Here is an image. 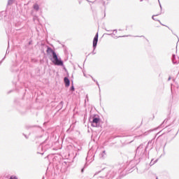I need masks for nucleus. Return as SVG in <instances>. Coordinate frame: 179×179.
Returning a JSON list of instances; mask_svg holds the SVG:
<instances>
[{"label": "nucleus", "mask_w": 179, "mask_h": 179, "mask_svg": "<svg viewBox=\"0 0 179 179\" xmlns=\"http://www.w3.org/2000/svg\"><path fill=\"white\" fill-rule=\"evenodd\" d=\"M142 1H143V0H141V2H142Z\"/></svg>", "instance_id": "obj_39"}, {"label": "nucleus", "mask_w": 179, "mask_h": 179, "mask_svg": "<svg viewBox=\"0 0 179 179\" xmlns=\"http://www.w3.org/2000/svg\"><path fill=\"white\" fill-rule=\"evenodd\" d=\"M104 17H106V13H104Z\"/></svg>", "instance_id": "obj_33"}, {"label": "nucleus", "mask_w": 179, "mask_h": 179, "mask_svg": "<svg viewBox=\"0 0 179 179\" xmlns=\"http://www.w3.org/2000/svg\"><path fill=\"white\" fill-rule=\"evenodd\" d=\"M92 127L99 128L100 127V117L96 115L90 117Z\"/></svg>", "instance_id": "obj_4"}, {"label": "nucleus", "mask_w": 179, "mask_h": 179, "mask_svg": "<svg viewBox=\"0 0 179 179\" xmlns=\"http://www.w3.org/2000/svg\"><path fill=\"white\" fill-rule=\"evenodd\" d=\"M164 122H166V120L163 122V124H164Z\"/></svg>", "instance_id": "obj_34"}, {"label": "nucleus", "mask_w": 179, "mask_h": 179, "mask_svg": "<svg viewBox=\"0 0 179 179\" xmlns=\"http://www.w3.org/2000/svg\"><path fill=\"white\" fill-rule=\"evenodd\" d=\"M99 42V33H96L94 39H93V44H92V47L94 50L92 51V54L93 55H96V52H94V50H96V47H97V43Z\"/></svg>", "instance_id": "obj_5"}, {"label": "nucleus", "mask_w": 179, "mask_h": 179, "mask_svg": "<svg viewBox=\"0 0 179 179\" xmlns=\"http://www.w3.org/2000/svg\"><path fill=\"white\" fill-rule=\"evenodd\" d=\"M95 83H96L97 86L99 87V92H101V90H100V85H99V82L96 81Z\"/></svg>", "instance_id": "obj_21"}, {"label": "nucleus", "mask_w": 179, "mask_h": 179, "mask_svg": "<svg viewBox=\"0 0 179 179\" xmlns=\"http://www.w3.org/2000/svg\"><path fill=\"white\" fill-rule=\"evenodd\" d=\"M13 0H8L7 3V6H10V5H13Z\"/></svg>", "instance_id": "obj_11"}, {"label": "nucleus", "mask_w": 179, "mask_h": 179, "mask_svg": "<svg viewBox=\"0 0 179 179\" xmlns=\"http://www.w3.org/2000/svg\"><path fill=\"white\" fill-rule=\"evenodd\" d=\"M106 155V150H103L102 153H101L100 156L101 157L104 158V156Z\"/></svg>", "instance_id": "obj_13"}, {"label": "nucleus", "mask_w": 179, "mask_h": 179, "mask_svg": "<svg viewBox=\"0 0 179 179\" xmlns=\"http://www.w3.org/2000/svg\"><path fill=\"white\" fill-rule=\"evenodd\" d=\"M93 3H101L102 5L105 6L106 1H104V0H95L93 1Z\"/></svg>", "instance_id": "obj_8"}, {"label": "nucleus", "mask_w": 179, "mask_h": 179, "mask_svg": "<svg viewBox=\"0 0 179 179\" xmlns=\"http://www.w3.org/2000/svg\"><path fill=\"white\" fill-rule=\"evenodd\" d=\"M157 22H159V23H160V24H162V26H164V24H163L161 22H160V20H157Z\"/></svg>", "instance_id": "obj_25"}, {"label": "nucleus", "mask_w": 179, "mask_h": 179, "mask_svg": "<svg viewBox=\"0 0 179 179\" xmlns=\"http://www.w3.org/2000/svg\"><path fill=\"white\" fill-rule=\"evenodd\" d=\"M155 162H156V161H155V162H153V160H152V161L150 162V166H153V164H154Z\"/></svg>", "instance_id": "obj_19"}, {"label": "nucleus", "mask_w": 179, "mask_h": 179, "mask_svg": "<svg viewBox=\"0 0 179 179\" xmlns=\"http://www.w3.org/2000/svg\"><path fill=\"white\" fill-rule=\"evenodd\" d=\"M5 58H6V56H4V57L0 61V66H1V65H2V63L5 60Z\"/></svg>", "instance_id": "obj_15"}, {"label": "nucleus", "mask_w": 179, "mask_h": 179, "mask_svg": "<svg viewBox=\"0 0 179 179\" xmlns=\"http://www.w3.org/2000/svg\"><path fill=\"white\" fill-rule=\"evenodd\" d=\"M146 149H148V145L145 147L143 144L140 145L136 150V157L138 160L141 159H145L146 157Z\"/></svg>", "instance_id": "obj_2"}, {"label": "nucleus", "mask_w": 179, "mask_h": 179, "mask_svg": "<svg viewBox=\"0 0 179 179\" xmlns=\"http://www.w3.org/2000/svg\"><path fill=\"white\" fill-rule=\"evenodd\" d=\"M168 80L169 81V80H171V77H169V78H168Z\"/></svg>", "instance_id": "obj_27"}, {"label": "nucleus", "mask_w": 179, "mask_h": 179, "mask_svg": "<svg viewBox=\"0 0 179 179\" xmlns=\"http://www.w3.org/2000/svg\"><path fill=\"white\" fill-rule=\"evenodd\" d=\"M172 62L173 64H177V61H176V55H172Z\"/></svg>", "instance_id": "obj_10"}, {"label": "nucleus", "mask_w": 179, "mask_h": 179, "mask_svg": "<svg viewBox=\"0 0 179 179\" xmlns=\"http://www.w3.org/2000/svg\"><path fill=\"white\" fill-rule=\"evenodd\" d=\"M141 37H145V36H141Z\"/></svg>", "instance_id": "obj_37"}, {"label": "nucleus", "mask_w": 179, "mask_h": 179, "mask_svg": "<svg viewBox=\"0 0 179 179\" xmlns=\"http://www.w3.org/2000/svg\"><path fill=\"white\" fill-rule=\"evenodd\" d=\"M118 37H125V36H116V38H118Z\"/></svg>", "instance_id": "obj_29"}, {"label": "nucleus", "mask_w": 179, "mask_h": 179, "mask_svg": "<svg viewBox=\"0 0 179 179\" xmlns=\"http://www.w3.org/2000/svg\"><path fill=\"white\" fill-rule=\"evenodd\" d=\"M155 16H159V15H152V19L153 20H155L156 22H157V20H156V18H155Z\"/></svg>", "instance_id": "obj_16"}, {"label": "nucleus", "mask_w": 179, "mask_h": 179, "mask_svg": "<svg viewBox=\"0 0 179 179\" xmlns=\"http://www.w3.org/2000/svg\"><path fill=\"white\" fill-rule=\"evenodd\" d=\"M156 179H159V178L157 177Z\"/></svg>", "instance_id": "obj_38"}, {"label": "nucleus", "mask_w": 179, "mask_h": 179, "mask_svg": "<svg viewBox=\"0 0 179 179\" xmlns=\"http://www.w3.org/2000/svg\"><path fill=\"white\" fill-rule=\"evenodd\" d=\"M9 179H19L16 176H11Z\"/></svg>", "instance_id": "obj_14"}, {"label": "nucleus", "mask_w": 179, "mask_h": 179, "mask_svg": "<svg viewBox=\"0 0 179 179\" xmlns=\"http://www.w3.org/2000/svg\"><path fill=\"white\" fill-rule=\"evenodd\" d=\"M64 82L66 87H69L71 85V80L68 77H64Z\"/></svg>", "instance_id": "obj_7"}, {"label": "nucleus", "mask_w": 179, "mask_h": 179, "mask_svg": "<svg viewBox=\"0 0 179 179\" xmlns=\"http://www.w3.org/2000/svg\"><path fill=\"white\" fill-rule=\"evenodd\" d=\"M155 162H156V161H155V162H153V160H152V161L150 162V166H153V164H154Z\"/></svg>", "instance_id": "obj_20"}, {"label": "nucleus", "mask_w": 179, "mask_h": 179, "mask_svg": "<svg viewBox=\"0 0 179 179\" xmlns=\"http://www.w3.org/2000/svg\"><path fill=\"white\" fill-rule=\"evenodd\" d=\"M106 31H113V33H117V29H115V30H107V29H106Z\"/></svg>", "instance_id": "obj_18"}, {"label": "nucleus", "mask_w": 179, "mask_h": 179, "mask_svg": "<svg viewBox=\"0 0 179 179\" xmlns=\"http://www.w3.org/2000/svg\"><path fill=\"white\" fill-rule=\"evenodd\" d=\"M46 53L50 57H52L50 58V61L54 64V65H57V66H64V62L61 60V58H58L57 52H55L51 47L47 46Z\"/></svg>", "instance_id": "obj_1"}, {"label": "nucleus", "mask_w": 179, "mask_h": 179, "mask_svg": "<svg viewBox=\"0 0 179 179\" xmlns=\"http://www.w3.org/2000/svg\"><path fill=\"white\" fill-rule=\"evenodd\" d=\"M90 77L92 78V79L93 81L97 82V80H96L93 78V76H90Z\"/></svg>", "instance_id": "obj_23"}, {"label": "nucleus", "mask_w": 179, "mask_h": 179, "mask_svg": "<svg viewBox=\"0 0 179 179\" xmlns=\"http://www.w3.org/2000/svg\"><path fill=\"white\" fill-rule=\"evenodd\" d=\"M100 173H101V174L99 177H97V179H113L115 176V172H114V171H113V170H110V171H108L107 173L103 172V171L96 172L94 175V177L95 176H97V174H99Z\"/></svg>", "instance_id": "obj_3"}, {"label": "nucleus", "mask_w": 179, "mask_h": 179, "mask_svg": "<svg viewBox=\"0 0 179 179\" xmlns=\"http://www.w3.org/2000/svg\"><path fill=\"white\" fill-rule=\"evenodd\" d=\"M33 8L34 10H36V12H38V10H40V6H38V3H34Z\"/></svg>", "instance_id": "obj_9"}, {"label": "nucleus", "mask_w": 179, "mask_h": 179, "mask_svg": "<svg viewBox=\"0 0 179 179\" xmlns=\"http://www.w3.org/2000/svg\"><path fill=\"white\" fill-rule=\"evenodd\" d=\"M108 34V36H111L112 37H113V36H115V34Z\"/></svg>", "instance_id": "obj_22"}, {"label": "nucleus", "mask_w": 179, "mask_h": 179, "mask_svg": "<svg viewBox=\"0 0 179 179\" xmlns=\"http://www.w3.org/2000/svg\"><path fill=\"white\" fill-rule=\"evenodd\" d=\"M86 99H87V101H89V96L87 95L86 96Z\"/></svg>", "instance_id": "obj_26"}, {"label": "nucleus", "mask_w": 179, "mask_h": 179, "mask_svg": "<svg viewBox=\"0 0 179 179\" xmlns=\"http://www.w3.org/2000/svg\"><path fill=\"white\" fill-rule=\"evenodd\" d=\"M160 9H162V4L159 3Z\"/></svg>", "instance_id": "obj_31"}, {"label": "nucleus", "mask_w": 179, "mask_h": 179, "mask_svg": "<svg viewBox=\"0 0 179 179\" xmlns=\"http://www.w3.org/2000/svg\"><path fill=\"white\" fill-rule=\"evenodd\" d=\"M166 27H168V29H170L169 27L166 26Z\"/></svg>", "instance_id": "obj_35"}, {"label": "nucleus", "mask_w": 179, "mask_h": 179, "mask_svg": "<svg viewBox=\"0 0 179 179\" xmlns=\"http://www.w3.org/2000/svg\"><path fill=\"white\" fill-rule=\"evenodd\" d=\"M166 27H168V29H170L169 27L166 26Z\"/></svg>", "instance_id": "obj_36"}, {"label": "nucleus", "mask_w": 179, "mask_h": 179, "mask_svg": "<svg viewBox=\"0 0 179 179\" xmlns=\"http://www.w3.org/2000/svg\"><path fill=\"white\" fill-rule=\"evenodd\" d=\"M23 135L25 136L26 139H29V137L26 134H23Z\"/></svg>", "instance_id": "obj_24"}, {"label": "nucleus", "mask_w": 179, "mask_h": 179, "mask_svg": "<svg viewBox=\"0 0 179 179\" xmlns=\"http://www.w3.org/2000/svg\"><path fill=\"white\" fill-rule=\"evenodd\" d=\"M6 54H8V51H6Z\"/></svg>", "instance_id": "obj_40"}, {"label": "nucleus", "mask_w": 179, "mask_h": 179, "mask_svg": "<svg viewBox=\"0 0 179 179\" xmlns=\"http://www.w3.org/2000/svg\"><path fill=\"white\" fill-rule=\"evenodd\" d=\"M62 106H64V101H61V102L59 103V107L62 108Z\"/></svg>", "instance_id": "obj_17"}, {"label": "nucleus", "mask_w": 179, "mask_h": 179, "mask_svg": "<svg viewBox=\"0 0 179 179\" xmlns=\"http://www.w3.org/2000/svg\"><path fill=\"white\" fill-rule=\"evenodd\" d=\"M81 172L83 173V169H82Z\"/></svg>", "instance_id": "obj_32"}, {"label": "nucleus", "mask_w": 179, "mask_h": 179, "mask_svg": "<svg viewBox=\"0 0 179 179\" xmlns=\"http://www.w3.org/2000/svg\"><path fill=\"white\" fill-rule=\"evenodd\" d=\"M70 90L71 92H75V87L73 86V83H72V85H71V87L70 88Z\"/></svg>", "instance_id": "obj_12"}, {"label": "nucleus", "mask_w": 179, "mask_h": 179, "mask_svg": "<svg viewBox=\"0 0 179 179\" xmlns=\"http://www.w3.org/2000/svg\"><path fill=\"white\" fill-rule=\"evenodd\" d=\"M39 148L43 152H46L48 149H50V145L47 144V141H45L40 145Z\"/></svg>", "instance_id": "obj_6"}, {"label": "nucleus", "mask_w": 179, "mask_h": 179, "mask_svg": "<svg viewBox=\"0 0 179 179\" xmlns=\"http://www.w3.org/2000/svg\"><path fill=\"white\" fill-rule=\"evenodd\" d=\"M150 143H152V141H149V142L148 143V145H150Z\"/></svg>", "instance_id": "obj_28"}, {"label": "nucleus", "mask_w": 179, "mask_h": 179, "mask_svg": "<svg viewBox=\"0 0 179 179\" xmlns=\"http://www.w3.org/2000/svg\"><path fill=\"white\" fill-rule=\"evenodd\" d=\"M160 9H162V4L159 3Z\"/></svg>", "instance_id": "obj_30"}]
</instances>
